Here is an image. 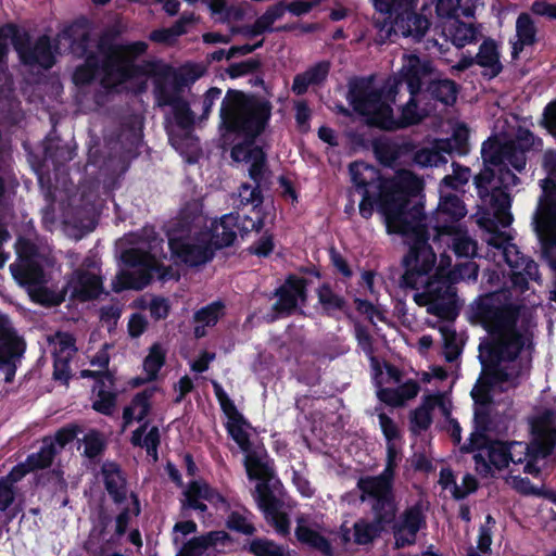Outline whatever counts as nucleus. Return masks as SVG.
<instances>
[{"label": "nucleus", "instance_id": "obj_64", "mask_svg": "<svg viewBox=\"0 0 556 556\" xmlns=\"http://www.w3.org/2000/svg\"><path fill=\"white\" fill-rule=\"evenodd\" d=\"M531 12L539 16H546L551 20H556V4H551L546 1H534L531 5Z\"/></svg>", "mask_w": 556, "mask_h": 556}, {"label": "nucleus", "instance_id": "obj_20", "mask_svg": "<svg viewBox=\"0 0 556 556\" xmlns=\"http://www.w3.org/2000/svg\"><path fill=\"white\" fill-rule=\"evenodd\" d=\"M295 538L301 544L320 552L326 556L332 554L331 543L326 536L327 530L314 521L308 515L296 517Z\"/></svg>", "mask_w": 556, "mask_h": 556}, {"label": "nucleus", "instance_id": "obj_23", "mask_svg": "<svg viewBox=\"0 0 556 556\" xmlns=\"http://www.w3.org/2000/svg\"><path fill=\"white\" fill-rule=\"evenodd\" d=\"M277 302L273 305L275 313L270 319L275 320L280 315H290L296 307L299 300L305 301V280L291 277L277 291Z\"/></svg>", "mask_w": 556, "mask_h": 556}, {"label": "nucleus", "instance_id": "obj_61", "mask_svg": "<svg viewBox=\"0 0 556 556\" xmlns=\"http://www.w3.org/2000/svg\"><path fill=\"white\" fill-rule=\"evenodd\" d=\"M122 314V306L117 303H112L101 307L100 317L101 320L106 323L109 326L116 325Z\"/></svg>", "mask_w": 556, "mask_h": 556}, {"label": "nucleus", "instance_id": "obj_35", "mask_svg": "<svg viewBox=\"0 0 556 556\" xmlns=\"http://www.w3.org/2000/svg\"><path fill=\"white\" fill-rule=\"evenodd\" d=\"M151 391H143L138 393L131 401L130 405L125 407L123 419L124 427L128 426L134 420L141 421L150 410Z\"/></svg>", "mask_w": 556, "mask_h": 556}, {"label": "nucleus", "instance_id": "obj_18", "mask_svg": "<svg viewBox=\"0 0 556 556\" xmlns=\"http://www.w3.org/2000/svg\"><path fill=\"white\" fill-rule=\"evenodd\" d=\"M426 525L421 506L415 504L406 508L393 525L394 548L400 549L414 545L418 531Z\"/></svg>", "mask_w": 556, "mask_h": 556}, {"label": "nucleus", "instance_id": "obj_57", "mask_svg": "<svg viewBox=\"0 0 556 556\" xmlns=\"http://www.w3.org/2000/svg\"><path fill=\"white\" fill-rule=\"evenodd\" d=\"M80 432V428L76 425H68L56 431L54 437H50L56 444L58 453L70 442H72Z\"/></svg>", "mask_w": 556, "mask_h": 556}, {"label": "nucleus", "instance_id": "obj_41", "mask_svg": "<svg viewBox=\"0 0 556 556\" xmlns=\"http://www.w3.org/2000/svg\"><path fill=\"white\" fill-rule=\"evenodd\" d=\"M350 174L353 184L364 190L379 179L378 170L364 162H354L350 165Z\"/></svg>", "mask_w": 556, "mask_h": 556}, {"label": "nucleus", "instance_id": "obj_6", "mask_svg": "<svg viewBox=\"0 0 556 556\" xmlns=\"http://www.w3.org/2000/svg\"><path fill=\"white\" fill-rule=\"evenodd\" d=\"M100 49L104 54L101 81L105 87H113L135 77L152 76L159 106H174L182 100V87L169 66L161 61L140 60L148 50L147 42L112 45L106 50L101 43Z\"/></svg>", "mask_w": 556, "mask_h": 556}, {"label": "nucleus", "instance_id": "obj_2", "mask_svg": "<svg viewBox=\"0 0 556 556\" xmlns=\"http://www.w3.org/2000/svg\"><path fill=\"white\" fill-rule=\"evenodd\" d=\"M412 220L399 224L390 217L389 233H399L405 238L407 253L402 258L404 273L400 278V287L417 290L414 301L419 306H426L427 312L438 317H447L455 304V291L446 282L432 276L437 264V254L428 242V224L420 219V213L415 210Z\"/></svg>", "mask_w": 556, "mask_h": 556}, {"label": "nucleus", "instance_id": "obj_4", "mask_svg": "<svg viewBox=\"0 0 556 556\" xmlns=\"http://www.w3.org/2000/svg\"><path fill=\"white\" fill-rule=\"evenodd\" d=\"M532 144L533 136L529 131H521L516 141L489 139L482 144L481 155L485 168L476 176L475 185L483 205L488 207L482 216L493 217L502 227L513 222L510 198L504 189L519 182L508 166L521 172L526 166V150Z\"/></svg>", "mask_w": 556, "mask_h": 556}, {"label": "nucleus", "instance_id": "obj_39", "mask_svg": "<svg viewBox=\"0 0 556 556\" xmlns=\"http://www.w3.org/2000/svg\"><path fill=\"white\" fill-rule=\"evenodd\" d=\"M147 426H142L134 431L131 442L134 445L143 446L148 455L152 456L153 460H157V446L160 444V431L157 427H152L143 437Z\"/></svg>", "mask_w": 556, "mask_h": 556}, {"label": "nucleus", "instance_id": "obj_50", "mask_svg": "<svg viewBox=\"0 0 556 556\" xmlns=\"http://www.w3.org/2000/svg\"><path fill=\"white\" fill-rule=\"evenodd\" d=\"M99 71L98 60L90 55L85 63L78 66L74 73L73 79L76 85H85L90 83Z\"/></svg>", "mask_w": 556, "mask_h": 556}, {"label": "nucleus", "instance_id": "obj_59", "mask_svg": "<svg viewBox=\"0 0 556 556\" xmlns=\"http://www.w3.org/2000/svg\"><path fill=\"white\" fill-rule=\"evenodd\" d=\"M222 96V90L216 87L210 88L203 96L202 100L199 102L201 106V117L206 118L212 111L213 105L216 101L219 100Z\"/></svg>", "mask_w": 556, "mask_h": 556}, {"label": "nucleus", "instance_id": "obj_52", "mask_svg": "<svg viewBox=\"0 0 556 556\" xmlns=\"http://www.w3.org/2000/svg\"><path fill=\"white\" fill-rule=\"evenodd\" d=\"M113 387L108 388L100 386L98 388V399L93 402L92 407L104 415H110L115 405V394Z\"/></svg>", "mask_w": 556, "mask_h": 556}, {"label": "nucleus", "instance_id": "obj_45", "mask_svg": "<svg viewBox=\"0 0 556 556\" xmlns=\"http://www.w3.org/2000/svg\"><path fill=\"white\" fill-rule=\"evenodd\" d=\"M214 495L215 492L205 482L193 481L185 492V505L189 508L195 509V506L201 503L200 498L212 500Z\"/></svg>", "mask_w": 556, "mask_h": 556}, {"label": "nucleus", "instance_id": "obj_43", "mask_svg": "<svg viewBox=\"0 0 556 556\" xmlns=\"http://www.w3.org/2000/svg\"><path fill=\"white\" fill-rule=\"evenodd\" d=\"M432 410L428 396H424L421 404L410 412V429L413 432L419 433L430 427Z\"/></svg>", "mask_w": 556, "mask_h": 556}, {"label": "nucleus", "instance_id": "obj_24", "mask_svg": "<svg viewBox=\"0 0 556 556\" xmlns=\"http://www.w3.org/2000/svg\"><path fill=\"white\" fill-rule=\"evenodd\" d=\"M24 352V342L15 333L7 316L0 315V359L20 357Z\"/></svg>", "mask_w": 556, "mask_h": 556}, {"label": "nucleus", "instance_id": "obj_5", "mask_svg": "<svg viewBox=\"0 0 556 556\" xmlns=\"http://www.w3.org/2000/svg\"><path fill=\"white\" fill-rule=\"evenodd\" d=\"M239 218L238 213L224 215L218 223H212L210 230H204L202 204L197 200L188 202L166 226L172 254L190 266L205 264L213 256V248L233 243Z\"/></svg>", "mask_w": 556, "mask_h": 556}, {"label": "nucleus", "instance_id": "obj_34", "mask_svg": "<svg viewBox=\"0 0 556 556\" xmlns=\"http://www.w3.org/2000/svg\"><path fill=\"white\" fill-rule=\"evenodd\" d=\"M453 150L451 141H441L434 149H425L416 154V162L421 166H440L447 163L445 154Z\"/></svg>", "mask_w": 556, "mask_h": 556}, {"label": "nucleus", "instance_id": "obj_9", "mask_svg": "<svg viewBox=\"0 0 556 556\" xmlns=\"http://www.w3.org/2000/svg\"><path fill=\"white\" fill-rule=\"evenodd\" d=\"M248 477L257 480L253 493L260 510L264 514L266 522L281 536L290 534V518L285 503L279 500L269 486L274 478V470L268 462L256 452H248L244 458Z\"/></svg>", "mask_w": 556, "mask_h": 556}, {"label": "nucleus", "instance_id": "obj_47", "mask_svg": "<svg viewBox=\"0 0 556 556\" xmlns=\"http://www.w3.org/2000/svg\"><path fill=\"white\" fill-rule=\"evenodd\" d=\"M354 332L358 346L369 357L374 367H378L379 363L375 356L374 338L369 330L358 321L354 323Z\"/></svg>", "mask_w": 556, "mask_h": 556}, {"label": "nucleus", "instance_id": "obj_11", "mask_svg": "<svg viewBox=\"0 0 556 556\" xmlns=\"http://www.w3.org/2000/svg\"><path fill=\"white\" fill-rule=\"evenodd\" d=\"M556 416L553 410H544L538 415L532 422L533 441L531 444L525 442H510L508 446V464L519 465L525 463L523 471L530 475H538L539 467L534 464L536 459L546 457L556 441Z\"/></svg>", "mask_w": 556, "mask_h": 556}, {"label": "nucleus", "instance_id": "obj_60", "mask_svg": "<svg viewBox=\"0 0 556 556\" xmlns=\"http://www.w3.org/2000/svg\"><path fill=\"white\" fill-rule=\"evenodd\" d=\"M260 66V62L254 59H250L240 63H233L228 68L230 77H239L249 73L254 72Z\"/></svg>", "mask_w": 556, "mask_h": 556}, {"label": "nucleus", "instance_id": "obj_12", "mask_svg": "<svg viewBox=\"0 0 556 556\" xmlns=\"http://www.w3.org/2000/svg\"><path fill=\"white\" fill-rule=\"evenodd\" d=\"M149 251L143 248H131L122 254V258L126 265L131 267L130 270L122 271L116 278L114 290L144 288L152 279L153 273H160L162 264L159 260L157 245L163 242L157 239L154 231L150 230Z\"/></svg>", "mask_w": 556, "mask_h": 556}, {"label": "nucleus", "instance_id": "obj_44", "mask_svg": "<svg viewBox=\"0 0 556 556\" xmlns=\"http://www.w3.org/2000/svg\"><path fill=\"white\" fill-rule=\"evenodd\" d=\"M51 343L54 358L58 359H71L77 351L74 337L67 332H58Z\"/></svg>", "mask_w": 556, "mask_h": 556}, {"label": "nucleus", "instance_id": "obj_22", "mask_svg": "<svg viewBox=\"0 0 556 556\" xmlns=\"http://www.w3.org/2000/svg\"><path fill=\"white\" fill-rule=\"evenodd\" d=\"M478 453L473 455L476 470L486 477L492 473V466L501 470L508 466V446L507 443L493 441L485 443Z\"/></svg>", "mask_w": 556, "mask_h": 556}, {"label": "nucleus", "instance_id": "obj_31", "mask_svg": "<svg viewBox=\"0 0 556 556\" xmlns=\"http://www.w3.org/2000/svg\"><path fill=\"white\" fill-rule=\"evenodd\" d=\"M102 475L109 494L115 502H122L126 496V482L118 466L114 463H105L102 466Z\"/></svg>", "mask_w": 556, "mask_h": 556}, {"label": "nucleus", "instance_id": "obj_63", "mask_svg": "<svg viewBox=\"0 0 556 556\" xmlns=\"http://www.w3.org/2000/svg\"><path fill=\"white\" fill-rule=\"evenodd\" d=\"M149 311L155 319L165 318L169 313V303L164 298H154L149 304Z\"/></svg>", "mask_w": 556, "mask_h": 556}, {"label": "nucleus", "instance_id": "obj_21", "mask_svg": "<svg viewBox=\"0 0 556 556\" xmlns=\"http://www.w3.org/2000/svg\"><path fill=\"white\" fill-rule=\"evenodd\" d=\"M434 240L446 238L445 243L457 257L473 258L478 253V243L467 229L456 225L437 226Z\"/></svg>", "mask_w": 556, "mask_h": 556}, {"label": "nucleus", "instance_id": "obj_40", "mask_svg": "<svg viewBox=\"0 0 556 556\" xmlns=\"http://www.w3.org/2000/svg\"><path fill=\"white\" fill-rule=\"evenodd\" d=\"M427 91L433 99L446 105H452L457 98V86L451 79L432 80L429 84Z\"/></svg>", "mask_w": 556, "mask_h": 556}, {"label": "nucleus", "instance_id": "obj_16", "mask_svg": "<svg viewBox=\"0 0 556 556\" xmlns=\"http://www.w3.org/2000/svg\"><path fill=\"white\" fill-rule=\"evenodd\" d=\"M16 251L18 258L10 265V270L20 285L34 291L45 282L43 270L34 257V245L26 240H20Z\"/></svg>", "mask_w": 556, "mask_h": 556}, {"label": "nucleus", "instance_id": "obj_17", "mask_svg": "<svg viewBox=\"0 0 556 556\" xmlns=\"http://www.w3.org/2000/svg\"><path fill=\"white\" fill-rule=\"evenodd\" d=\"M67 291L72 298L80 301L97 298L102 291V280L99 276V269L96 262L87 257L83 262L81 268L74 271L67 282Z\"/></svg>", "mask_w": 556, "mask_h": 556}, {"label": "nucleus", "instance_id": "obj_7", "mask_svg": "<svg viewBox=\"0 0 556 556\" xmlns=\"http://www.w3.org/2000/svg\"><path fill=\"white\" fill-rule=\"evenodd\" d=\"M400 90V81L389 78L384 85L377 89L369 83H363L351 91L353 109L365 116L366 123L382 129L392 130L421 121L425 112L418 109L416 96L402 108L400 119H395L391 103Z\"/></svg>", "mask_w": 556, "mask_h": 556}, {"label": "nucleus", "instance_id": "obj_13", "mask_svg": "<svg viewBox=\"0 0 556 556\" xmlns=\"http://www.w3.org/2000/svg\"><path fill=\"white\" fill-rule=\"evenodd\" d=\"M496 219L490 216H481L478 224L489 232L485 242L502 251L507 265L511 268V282L515 287L523 290L528 287L529 280H539V268L536 263L523 256L517 245L511 243L510 236L505 231H498Z\"/></svg>", "mask_w": 556, "mask_h": 556}, {"label": "nucleus", "instance_id": "obj_29", "mask_svg": "<svg viewBox=\"0 0 556 556\" xmlns=\"http://www.w3.org/2000/svg\"><path fill=\"white\" fill-rule=\"evenodd\" d=\"M330 70L329 62H319L305 72L294 76L292 91L295 94H303L309 86L321 84L328 76Z\"/></svg>", "mask_w": 556, "mask_h": 556}, {"label": "nucleus", "instance_id": "obj_46", "mask_svg": "<svg viewBox=\"0 0 556 556\" xmlns=\"http://www.w3.org/2000/svg\"><path fill=\"white\" fill-rule=\"evenodd\" d=\"M479 273V266L476 262L469 261L459 263L450 269L446 275V280L450 283H457L465 280H477Z\"/></svg>", "mask_w": 556, "mask_h": 556}, {"label": "nucleus", "instance_id": "obj_26", "mask_svg": "<svg viewBox=\"0 0 556 556\" xmlns=\"http://www.w3.org/2000/svg\"><path fill=\"white\" fill-rule=\"evenodd\" d=\"M419 391V383L410 379L397 388H380L377 391V396L387 405L401 407L404 406L407 401L415 399Z\"/></svg>", "mask_w": 556, "mask_h": 556}, {"label": "nucleus", "instance_id": "obj_42", "mask_svg": "<svg viewBox=\"0 0 556 556\" xmlns=\"http://www.w3.org/2000/svg\"><path fill=\"white\" fill-rule=\"evenodd\" d=\"M437 212L440 218L452 220H458L467 213L463 201L455 194L442 195Z\"/></svg>", "mask_w": 556, "mask_h": 556}, {"label": "nucleus", "instance_id": "obj_48", "mask_svg": "<svg viewBox=\"0 0 556 556\" xmlns=\"http://www.w3.org/2000/svg\"><path fill=\"white\" fill-rule=\"evenodd\" d=\"M249 549L255 556H290L282 546L267 539L253 540Z\"/></svg>", "mask_w": 556, "mask_h": 556}, {"label": "nucleus", "instance_id": "obj_27", "mask_svg": "<svg viewBox=\"0 0 556 556\" xmlns=\"http://www.w3.org/2000/svg\"><path fill=\"white\" fill-rule=\"evenodd\" d=\"M475 61L477 65L484 70L483 74L490 77L497 76L503 70L498 46L491 38L484 39L480 45Z\"/></svg>", "mask_w": 556, "mask_h": 556}, {"label": "nucleus", "instance_id": "obj_25", "mask_svg": "<svg viewBox=\"0 0 556 556\" xmlns=\"http://www.w3.org/2000/svg\"><path fill=\"white\" fill-rule=\"evenodd\" d=\"M372 520L362 518L353 526V540L358 545L371 544L384 531L386 527L395 519L382 520L378 515H372Z\"/></svg>", "mask_w": 556, "mask_h": 556}, {"label": "nucleus", "instance_id": "obj_56", "mask_svg": "<svg viewBox=\"0 0 556 556\" xmlns=\"http://www.w3.org/2000/svg\"><path fill=\"white\" fill-rule=\"evenodd\" d=\"M174 110L175 119L182 130H187L194 121V115L185 100L179 101L172 106Z\"/></svg>", "mask_w": 556, "mask_h": 556}, {"label": "nucleus", "instance_id": "obj_10", "mask_svg": "<svg viewBox=\"0 0 556 556\" xmlns=\"http://www.w3.org/2000/svg\"><path fill=\"white\" fill-rule=\"evenodd\" d=\"M380 211L384 216L387 227L390 217H394L399 224H407L412 220V213L418 210L420 219H426L420 205L408 207V195L417 194L422 189V181L409 170H400L391 178L383 179L380 185Z\"/></svg>", "mask_w": 556, "mask_h": 556}, {"label": "nucleus", "instance_id": "obj_53", "mask_svg": "<svg viewBox=\"0 0 556 556\" xmlns=\"http://www.w3.org/2000/svg\"><path fill=\"white\" fill-rule=\"evenodd\" d=\"M84 454L88 458H94L103 452L105 440L100 432L92 430L84 437Z\"/></svg>", "mask_w": 556, "mask_h": 556}, {"label": "nucleus", "instance_id": "obj_51", "mask_svg": "<svg viewBox=\"0 0 556 556\" xmlns=\"http://www.w3.org/2000/svg\"><path fill=\"white\" fill-rule=\"evenodd\" d=\"M227 430L231 438L236 441V443L244 453L251 451V443L249 440V434L244 429L243 417L239 420L228 421Z\"/></svg>", "mask_w": 556, "mask_h": 556}, {"label": "nucleus", "instance_id": "obj_15", "mask_svg": "<svg viewBox=\"0 0 556 556\" xmlns=\"http://www.w3.org/2000/svg\"><path fill=\"white\" fill-rule=\"evenodd\" d=\"M12 43L23 64L37 65L46 70L53 66L54 55L48 36H40L36 40H31L27 33L16 31Z\"/></svg>", "mask_w": 556, "mask_h": 556}, {"label": "nucleus", "instance_id": "obj_33", "mask_svg": "<svg viewBox=\"0 0 556 556\" xmlns=\"http://www.w3.org/2000/svg\"><path fill=\"white\" fill-rule=\"evenodd\" d=\"M223 304L219 302L212 303L201 309H199L194 316V323L198 325L194 327V336L202 338L206 334L205 327L215 326L223 314Z\"/></svg>", "mask_w": 556, "mask_h": 556}, {"label": "nucleus", "instance_id": "obj_55", "mask_svg": "<svg viewBox=\"0 0 556 556\" xmlns=\"http://www.w3.org/2000/svg\"><path fill=\"white\" fill-rule=\"evenodd\" d=\"M318 299L320 304L328 312L332 309H342L345 303L344 300L333 293L328 286H323L318 289Z\"/></svg>", "mask_w": 556, "mask_h": 556}, {"label": "nucleus", "instance_id": "obj_32", "mask_svg": "<svg viewBox=\"0 0 556 556\" xmlns=\"http://www.w3.org/2000/svg\"><path fill=\"white\" fill-rule=\"evenodd\" d=\"M516 33L518 40L514 43L513 55L516 58L525 46L535 42L536 28L528 13H521L516 21Z\"/></svg>", "mask_w": 556, "mask_h": 556}, {"label": "nucleus", "instance_id": "obj_3", "mask_svg": "<svg viewBox=\"0 0 556 556\" xmlns=\"http://www.w3.org/2000/svg\"><path fill=\"white\" fill-rule=\"evenodd\" d=\"M270 115L267 102L248 99L242 92L229 90L223 99L220 119L231 131L245 135L249 140L236 144L231 150V159L248 166L253 185L243 182L238 192L241 205L257 207L263 203L262 188L267 184L270 172L266 155L254 144L253 139L264 129Z\"/></svg>", "mask_w": 556, "mask_h": 556}, {"label": "nucleus", "instance_id": "obj_36", "mask_svg": "<svg viewBox=\"0 0 556 556\" xmlns=\"http://www.w3.org/2000/svg\"><path fill=\"white\" fill-rule=\"evenodd\" d=\"M448 37L452 43L457 48H464L473 43L478 39V30L471 24L462 21H454L447 28Z\"/></svg>", "mask_w": 556, "mask_h": 556}, {"label": "nucleus", "instance_id": "obj_8", "mask_svg": "<svg viewBox=\"0 0 556 556\" xmlns=\"http://www.w3.org/2000/svg\"><path fill=\"white\" fill-rule=\"evenodd\" d=\"M376 12L386 16L383 23H376L379 27L380 42H384L392 34L410 38L419 42L428 33L431 21L427 15L430 3L419 0H371Z\"/></svg>", "mask_w": 556, "mask_h": 556}, {"label": "nucleus", "instance_id": "obj_14", "mask_svg": "<svg viewBox=\"0 0 556 556\" xmlns=\"http://www.w3.org/2000/svg\"><path fill=\"white\" fill-rule=\"evenodd\" d=\"M393 480L387 475L361 477L357 481L359 501L367 503L372 515L380 519H395L397 504L393 492Z\"/></svg>", "mask_w": 556, "mask_h": 556}, {"label": "nucleus", "instance_id": "obj_19", "mask_svg": "<svg viewBox=\"0 0 556 556\" xmlns=\"http://www.w3.org/2000/svg\"><path fill=\"white\" fill-rule=\"evenodd\" d=\"M432 73L433 66L430 61L421 60L415 54H404L399 76L394 78L400 81V87L403 83L407 85L410 96H417L424 79L431 76Z\"/></svg>", "mask_w": 556, "mask_h": 556}, {"label": "nucleus", "instance_id": "obj_28", "mask_svg": "<svg viewBox=\"0 0 556 556\" xmlns=\"http://www.w3.org/2000/svg\"><path fill=\"white\" fill-rule=\"evenodd\" d=\"M534 223L540 232H547L556 240V197L548 194L540 201L534 215Z\"/></svg>", "mask_w": 556, "mask_h": 556}, {"label": "nucleus", "instance_id": "obj_30", "mask_svg": "<svg viewBox=\"0 0 556 556\" xmlns=\"http://www.w3.org/2000/svg\"><path fill=\"white\" fill-rule=\"evenodd\" d=\"M227 541L229 536L225 531H212L191 539L184 545L181 553L184 556H202L208 547H215Z\"/></svg>", "mask_w": 556, "mask_h": 556}, {"label": "nucleus", "instance_id": "obj_37", "mask_svg": "<svg viewBox=\"0 0 556 556\" xmlns=\"http://www.w3.org/2000/svg\"><path fill=\"white\" fill-rule=\"evenodd\" d=\"M56 454L58 448L54 441L50 437L45 438L40 451L27 457V466L33 470L48 468Z\"/></svg>", "mask_w": 556, "mask_h": 556}, {"label": "nucleus", "instance_id": "obj_58", "mask_svg": "<svg viewBox=\"0 0 556 556\" xmlns=\"http://www.w3.org/2000/svg\"><path fill=\"white\" fill-rule=\"evenodd\" d=\"M227 525L230 529L247 535H251L255 532V527L248 520L247 517L240 515L239 513H232L228 517Z\"/></svg>", "mask_w": 556, "mask_h": 556}, {"label": "nucleus", "instance_id": "obj_62", "mask_svg": "<svg viewBox=\"0 0 556 556\" xmlns=\"http://www.w3.org/2000/svg\"><path fill=\"white\" fill-rule=\"evenodd\" d=\"M477 481L471 475H465L463 478L462 484L455 485V490L452 491V494L455 498H464L469 493L476 491Z\"/></svg>", "mask_w": 556, "mask_h": 556}, {"label": "nucleus", "instance_id": "obj_38", "mask_svg": "<svg viewBox=\"0 0 556 556\" xmlns=\"http://www.w3.org/2000/svg\"><path fill=\"white\" fill-rule=\"evenodd\" d=\"M285 12L286 5L282 2L269 7L266 12L254 22L248 33L251 36H258L265 31L273 30V24L281 18Z\"/></svg>", "mask_w": 556, "mask_h": 556}, {"label": "nucleus", "instance_id": "obj_54", "mask_svg": "<svg viewBox=\"0 0 556 556\" xmlns=\"http://www.w3.org/2000/svg\"><path fill=\"white\" fill-rule=\"evenodd\" d=\"M470 178V170L468 167H463L459 164L453 163V174L446 175L442 179V185L452 188L458 189L466 185Z\"/></svg>", "mask_w": 556, "mask_h": 556}, {"label": "nucleus", "instance_id": "obj_1", "mask_svg": "<svg viewBox=\"0 0 556 556\" xmlns=\"http://www.w3.org/2000/svg\"><path fill=\"white\" fill-rule=\"evenodd\" d=\"M476 320L488 332L479 344L482 372L471 396L476 403V430L462 452H473L486 443L485 433L493 430L491 419V389L506 390L516 387L527 369L521 353L531 345L532 315L528 307L507 302L505 293L494 292L480 296L472 304Z\"/></svg>", "mask_w": 556, "mask_h": 556}, {"label": "nucleus", "instance_id": "obj_49", "mask_svg": "<svg viewBox=\"0 0 556 556\" xmlns=\"http://www.w3.org/2000/svg\"><path fill=\"white\" fill-rule=\"evenodd\" d=\"M165 353L162 348L157 344L153 345L150 350L149 355L146 357L143 367L148 375V379L152 380L156 377V374L164 365Z\"/></svg>", "mask_w": 556, "mask_h": 556}]
</instances>
